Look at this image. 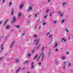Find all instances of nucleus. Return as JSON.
Listing matches in <instances>:
<instances>
[{
	"instance_id": "1",
	"label": "nucleus",
	"mask_w": 73,
	"mask_h": 73,
	"mask_svg": "<svg viewBox=\"0 0 73 73\" xmlns=\"http://www.w3.org/2000/svg\"><path fill=\"white\" fill-rule=\"evenodd\" d=\"M16 18L15 16H13V17L12 19V20H11V22L13 23H15V21H16Z\"/></svg>"
},
{
	"instance_id": "2",
	"label": "nucleus",
	"mask_w": 73,
	"mask_h": 73,
	"mask_svg": "<svg viewBox=\"0 0 73 73\" xmlns=\"http://www.w3.org/2000/svg\"><path fill=\"white\" fill-rule=\"evenodd\" d=\"M44 54H45V53L43 52L42 53V52L41 53V55H40V56H41V54H42V59L41 60V61L42 62V60H43V59L44 58Z\"/></svg>"
},
{
	"instance_id": "3",
	"label": "nucleus",
	"mask_w": 73,
	"mask_h": 73,
	"mask_svg": "<svg viewBox=\"0 0 73 73\" xmlns=\"http://www.w3.org/2000/svg\"><path fill=\"white\" fill-rule=\"evenodd\" d=\"M58 44L57 43V42L56 41L54 43V45L53 46V48H56L57 47V46H58Z\"/></svg>"
},
{
	"instance_id": "4",
	"label": "nucleus",
	"mask_w": 73,
	"mask_h": 73,
	"mask_svg": "<svg viewBox=\"0 0 73 73\" xmlns=\"http://www.w3.org/2000/svg\"><path fill=\"white\" fill-rule=\"evenodd\" d=\"M24 3L23 4H21L19 7V8L20 9H21L23 7H24Z\"/></svg>"
},
{
	"instance_id": "5",
	"label": "nucleus",
	"mask_w": 73,
	"mask_h": 73,
	"mask_svg": "<svg viewBox=\"0 0 73 73\" xmlns=\"http://www.w3.org/2000/svg\"><path fill=\"white\" fill-rule=\"evenodd\" d=\"M40 45H41V44H39L38 46H36V47H35V49H36V50H37L38 49L40 48Z\"/></svg>"
},
{
	"instance_id": "6",
	"label": "nucleus",
	"mask_w": 73,
	"mask_h": 73,
	"mask_svg": "<svg viewBox=\"0 0 73 73\" xmlns=\"http://www.w3.org/2000/svg\"><path fill=\"white\" fill-rule=\"evenodd\" d=\"M22 13H21L20 12H19L18 13V16L19 18H20V17H21V16Z\"/></svg>"
},
{
	"instance_id": "7",
	"label": "nucleus",
	"mask_w": 73,
	"mask_h": 73,
	"mask_svg": "<svg viewBox=\"0 0 73 73\" xmlns=\"http://www.w3.org/2000/svg\"><path fill=\"white\" fill-rule=\"evenodd\" d=\"M15 62L16 63H19V59H16L15 60Z\"/></svg>"
},
{
	"instance_id": "8",
	"label": "nucleus",
	"mask_w": 73,
	"mask_h": 73,
	"mask_svg": "<svg viewBox=\"0 0 73 73\" xmlns=\"http://www.w3.org/2000/svg\"><path fill=\"white\" fill-rule=\"evenodd\" d=\"M15 42V41H13L10 45V48H12V46H13V44H14V43Z\"/></svg>"
},
{
	"instance_id": "9",
	"label": "nucleus",
	"mask_w": 73,
	"mask_h": 73,
	"mask_svg": "<svg viewBox=\"0 0 73 73\" xmlns=\"http://www.w3.org/2000/svg\"><path fill=\"white\" fill-rule=\"evenodd\" d=\"M3 45H4V44H2L1 47V50H3V48H4V46Z\"/></svg>"
},
{
	"instance_id": "10",
	"label": "nucleus",
	"mask_w": 73,
	"mask_h": 73,
	"mask_svg": "<svg viewBox=\"0 0 73 73\" xmlns=\"http://www.w3.org/2000/svg\"><path fill=\"white\" fill-rule=\"evenodd\" d=\"M61 59L62 60H64L66 59V57L65 56H62V57Z\"/></svg>"
},
{
	"instance_id": "11",
	"label": "nucleus",
	"mask_w": 73,
	"mask_h": 73,
	"mask_svg": "<svg viewBox=\"0 0 73 73\" xmlns=\"http://www.w3.org/2000/svg\"><path fill=\"white\" fill-rule=\"evenodd\" d=\"M31 10H32V7L30 6L29 7V9L28 10V12L30 11Z\"/></svg>"
},
{
	"instance_id": "12",
	"label": "nucleus",
	"mask_w": 73,
	"mask_h": 73,
	"mask_svg": "<svg viewBox=\"0 0 73 73\" xmlns=\"http://www.w3.org/2000/svg\"><path fill=\"white\" fill-rule=\"evenodd\" d=\"M65 19H62L61 22V24H63V23L65 22Z\"/></svg>"
},
{
	"instance_id": "13",
	"label": "nucleus",
	"mask_w": 73,
	"mask_h": 73,
	"mask_svg": "<svg viewBox=\"0 0 73 73\" xmlns=\"http://www.w3.org/2000/svg\"><path fill=\"white\" fill-rule=\"evenodd\" d=\"M39 41H40V39H38L36 43V44H35V46H37V44H38V42H39Z\"/></svg>"
},
{
	"instance_id": "14",
	"label": "nucleus",
	"mask_w": 73,
	"mask_h": 73,
	"mask_svg": "<svg viewBox=\"0 0 73 73\" xmlns=\"http://www.w3.org/2000/svg\"><path fill=\"white\" fill-rule=\"evenodd\" d=\"M21 67H19V68H18V69L16 71V73H17L19 71V70H20V69H21Z\"/></svg>"
},
{
	"instance_id": "15",
	"label": "nucleus",
	"mask_w": 73,
	"mask_h": 73,
	"mask_svg": "<svg viewBox=\"0 0 73 73\" xmlns=\"http://www.w3.org/2000/svg\"><path fill=\"white\" fill-rule=\"evenodd\" d=\"M64 12H62L61 14H60V17H62V16H63V15H64Z\"/></svg>"
},
{
	"instance_id": "16",
	"label": "nucleus",
	"mask_w": 73,
	"mask_h": 73,
	"mask_svg": "<svg viewBox=\"0 0 73 73\" xmlns=\"http://www.w3.org/2000/svg\"><path fill=\"white\" fill-rule=\"evenodd\" d=\"M65 30L66 32H67V33H69V30H68V29L66 28L65 29Z\"/></svg>"
},
{
	"instance_id": "17",
	"label": "nucleus",
	"mask_w": 73,
	"mask_h": 73,
	"mask_svg": "<svg viewBox=\"0 0 73 73\" xmlns=\"http://www.w3.org/2000/svg\"><path fill=\"white\" fill-rule=\"evenodd\" d=\"M13 12H14V10H13V9L12 10L11 12L12 16H13Z\"/></svg>"
},
{
	"instance_id": "18",
	"label": "nucleus",
	"mask_w": 73,
	"mask_h": 73,
	"mask_svg": "<svg viewBox=\"0 0 73 73\" xmlns=\"http://www.w3.org/2000/svg\"><path fill=\"white\" fill-rule=\"evenodd\" d=\"M38 56V55L36 54L34 57V60H35V59H36V58Z\"/></svg>"
},
{
	"instance_id": "19",
	"label": "nucleus",
	"mask_w": 73,
	"mask_h": 73,
	"mask_svg": "<svg viewBox=\"0 0 73 73\" xmlns=\"http://www.w3.org/2000/svg\"><path fill=\"white\" fill-rule=\"evenodd\" d=\"M9 28V25L7 26L6 27V29H8Z\"/></svg>"
},
{
	"instance_id": "20",
	"label": "nucleus",
	"mask_w": 73,
	"mask_h": 73,
	"mask_svg": "<svg viewBox=\"0 0 73 73\" xmlns=\"http://www.w3.org/2000/svg\"><path fill=\"white\" fill-rule=\"evenodd\" d=\"M11 5H12V2H10L9 4V7H10Z\"/></svg>"
},
{
	"instance_id": "21",
	"label": "nucleus",
	"mask_w": 73,
	"mask_h": 73,
	"mask_svg": "<svg viewBox=\"0 0 73 73\" xmlns=\"http://www.w3.org/2000/svg\"><path fill=\"white\" fill-rule=\"evenodd\" d=\"M50 33V31H49V33H46V36H48V35H49Z\"/></svg>"
},
{
	"instance_id": "22",
	"label": "nucleus",
	"mask_w": 73,
	"mask_h": 73,
	"mask_svg": "<svg viewBox=\"0 0 73 73\" xmlns=\"http://www.w3.org/2000/svg\"><path fill=\"white\" fill-rule=\"evenodd\" d=\"M49 16L50 17H51L52 16V13H50L49 14Z\"/></svg>"
},
{
	"instance_id": "23",
	"label": "nucleus",
	"mask_w": 73,
	"mask_h": 73,
	"mask_svg": "<svg viewBox=\"0 0 73 73\" xmlns=\"http://www.w3.org/2000/svg\"><path fill=\"white\" fill-rule=\"evenodd\" d=\"M27 56H29V57H30L31 56V54L30 53H28L27 54Z\"/></svg>"
},
{
	"instance_id": "24",
	"label": "nucleus",
	"mask_w": 73,
	"mask_h": 73,
	"mask_svg": "<svg viewBox=\"0 0 73 73\" xmlns=\"http://www.w3.org/2000/svg\"><path fill=\"white\" fill-rule=\"evenodd\" d=\"M55 62L56 65H58V62L57 61H55Z\"/></svg>"
},
{
	"instance_id": "25",
	"label": "nucleus",
	"mask_w": 73,
	"mask_h": 73,
	"mask_svg": "<svg viewBox=\"0 0 73 73\" xmlns=\"http://www.w3.org/2000/svg\"><path fill=\"white\" fill-rule=\"evenodd\" d=\"M46 23L45 22H43L42 23L43 25H46Z\"/></svg>"
},
{
	"instance_id": "26",
	"label": "nucleus",
	"mask_w": 73,
	"mask_h": 73,
	"mask_svg": "<svg viewBox=\"0 0 73 73\" xmlns=\"http://www.w3.org/2000/svg\"><path fill=\"white\" fill-rule=\"evenodd\" d=\"M44 50V46H43L41 49V51Z\"/></svg>"
},
{
	"instance_id": "27",
	"label": "nucleus",
	"mask_w": 73,
	"mask_h": 73,
	"mask_svg": "<svg viewBox=\"0 0 73 73\" xmlns=\"http://www.w3.org/2000/svg\"><path fill=\"white\" fill-rule=\"evenodd\" d=\"M4 58V57H3V56L1 58H0V61L1 60H2V59H3V58Z\"/></svg>"
},
{
	"instance_id": "28",
	"label": "nucleus",
	"mask_w": 73,
	"mask_h": 73,
	"mask_svg": "<svg viewBox=\"0 0 73 73\" xmlns=\"http://www.w3.org/2000/svg\"><path fill=\"white\" fill-rule=\"evenodd\" d=\"M50 54V50H49L48 53V56H49V54Z\"/></svg>"
},
{
	"instance_id": "29",
	"label": "nucleus",
	"mask_w": 73,
	"mask_h": 73,
	"mask_svg": "<svg viewBox=\"0 0 73 73\" xmlns=\"http://www.w3.org/2000/svg\"><path fill=\"white\" fill-rule=\"evenodd\" d=\"M34 36L35 38H37V35L36 34H34Z\"/></svg>"
},
{
	"instance_id": "30",
	"label": "nucleus",
	"mask_w": 73,
	"mask_h": 73,
	"mask_svg": "<svg viewBox=\"0 0 73 73\" xmlns=\"http://www.w3.org/2000/svg\"><path fill=\"white\" fill-rule=\"evenodd\" d=\"M28 61L27 60V61H26L25 62H24L23 63V64H26V63H28Z\"/></svg>"
},
{
	"instance_id": "31",
	"label": "nucleus",
	"mask_w": 73,
	"mask_h": 73,
	"mask_svg": "<svg viewBox=\"0 0 73 73\" xmlns=\"http://www.w3.org/2000/svg\"><path fill=\"white\" fill-rule=\"evenodd\" d=\"M16 27H17V28H20V26L18 25H17Z\"/></svg>"
},
{
	"instance_id": "32",
	"label": "nucleus",
	"mask_w": 73,
	"mask_h": 73,
	"mask_svg": "<svg viewBox=\"0 0 73 73\" xmlns=\"http://www.w3.org/2000/svg\"><path fill=\"white\" fill-rule=\"evenodd\" d=\"M63 70H65V65H64V67L63 68Z\"/></svg>"
},
{
	"instance_id": "33",
	"label": "nucleus",
	"mask_w": 73,
	"mask_h": 73,
	"mask_svg": "<svg viewBox=\"0 0 73 73\" xmlns=\"http://www.w3.org/2000/svg\"><path fill=\"white\" fill-rule=\"evenodd\" d=\"M65 4H66V3H65V2H63L62 3V5H63V6H64V5H65Z\"/></svg>"
},
{
	"instance_id": "34",
	"label": "nucleus",
	"mask_w": 73,
	"mask_h": 73,
	"mask_svg": "<svg viewBox=\"0 0 73 73\" xmlns=\"http://www.w3.org/2000/svg\"><path fill=\"white\" fill-rule=\"evenodd\" d=\"M52 36H53L52 35H50L49 36V38H51V37H52Z\"/></svg>"
},
{
	"instance_id": "35",
	"label": "nucleus",
	"mask_w": 73,
	"mask_h": 73,
	"mask_svg": "<svg viewBox=\"0 0 73 73\" xmlns=\"http://www.w3.org/2000/svg\"><path fill=\"white\" fill-rule=\"evenodd\" d=\"M32 66L31 67V69H33V68H34V65H31Z\"/></svg>"
},
{
	"instance_id": "36",
	"label": "nucleus",
	"mask_w": 73,
	"mask_h": 73,
	"mask_svg": "<svg viewBox=\"0 0 73 73\" xmlns=\"http://www.w3.org/2000/svg\"><path fill=\"white\" fill-rule=\"evenodd\" d=\"M58 48H56L55 49V52H58Z\"/></svg>"
},
{
	"instance_id": "37",
	"label": "nucleus",
	"mask_w": 73,
	"mask_h": 73,
	"mask_svg": "<svg viewBox=\"0 0 73 73\" xmlns=\"http://www.w3.org/2000/svg\"><path fill=\"white\" fill-rule=\"evenodd\" d=\"M34 64V62H32L31 64V65H33Z\"/></svg>"
},
{
	"instance_id": "38",
	"label": "nucleus",
	"mask_w": 73,
	"mask_h": 73,
	"mask_svg": "<svg viewBox=\"0 0 73 73\" xmlns=\"http://www.w3.org/2000/svg\"><path fill=\"white\" fill-rule=\"evenodd\" d=\"M57 23V21H54V24H56Z\"/></svg>"
},
{
	"instance_id": "39",
	"label": "nucleus",
	"mask_w": 73,
	"mask_h": 73,
	"mask_svg": "<svg viewBox=\"0 0 73 73\" xmlns=\"http://www.w3.org/2000/svg\"><path fill=\"white\" fill-rule=\"evenodd\" d=\"M65 39V38H63L61 40V41H62Z\"/></svg>"
},
{
	"instance_id": "40",
	"label": "nucleus",
	"mask_w": 73,
	"mask_h": 73,
	"mask_svg": "<svg viewBox=\"0 0 73 73\" xmlns=\"http://www.w3.org/2000/svg\"><path fill=\"white\" fill-rule=\"evenodd\" d=\"M49 9L47 10V11H46V13H48L49 12Z\"/></svg>"
},
{
	"instance_id": "41",
	"label": "nucleus",
	"mask_w": 73,
	"mask_h": 73,
	"mask_svg": "<svg viewBox=\"0 0 73 73\" xmlns=\"http://www.w3.org/2000/svg\"><path fill=\"white\" fill-rule=\"evenodd\" d=\"M58 13L60 15V14L61 13V11H59L58 12Z\"/></svg>"
},
{
	"instance_id": "42",
	"label": "nucleus",
	"mask_w": 73,
	"mask_h": 73,
	"mask_svg": "<svg viewBox=\"0 0 73 73\" xmlns=\"http://www.w3.org/2000/svg\"><path fill=\"white\" fill-rule=\"evenodd\" d=\"M71 65V64L70 63H69L68 64V66H70Z\"/></svg>"
},
{
	"instance_id": "43",
	"label": "nucleus",
	"mask_w": 73,
	"mask_h": 73,
	"mask_svg": "<svg viewBox=\"0 0 73 73\" xmlns=\"http://www.w3.org/2000/svg\"><path fill=\"white\" fill-rule=\"evenodd\" d=\"M25 68L23 67V68L22 69V70H25Z\"/></svg>"
},
{
	"instance_id": "44",
	"label": "nucleus",
	"mask_w": 73,
	"mask_h": 73,
	"mask_svg": "<svg viewBox=\"0 0 73 73\" xmlns=\"http://www.w3.org/2000/svg\"><path fill=\"white\" fill-rule=\"evenodd\" d=\"M5 0H3L2 1V3H3L5 2Z\"/></svg>"
},
{
	"instance_id": "45",
	"label": "nucleus",
	"mask_w": 73,
	"mask_h": 73,
	"mask_svg": "<svg viewBox=\"0 0 73 73\" xmlns=\"http://www.w3.org/2000/svg\"><path fill=\"white\" fill-rule=\"evenodd\" d=\"M37 41V39H36L34 41V42H36V41Z\"/></svg>"
},
{
	"instance_id": "46",
	"label": "nucleus",
	"mask_w": 73,
	"mask_h": 73,
	"mask_svg": "<svg viewBox=\"0 0 73 73\" xmlns=\"http://www.w3.org/2000/svg\"><path fill=\"white\" fill-rule=\"evenodd\" d=\"M9 20V19H7L6 20V21H5V22L6 23H7V21H8V20Z\"/></svg>"
},
{
	"instance_id": "47",
	"label": "nucleus",
	"mask_w": 73,
	"mask_h": 73,
	"mask_svg": "<svg viewBox=\"0 0 73 73\" xmlns=\"http://www.w3.org/2000/svg\"><path fill=\"white\" fill-rule=\"evenodd\" d=\"M37 25H36V26H35V29H36V28H37Z\"/></svg>"
},
{
	"instance_id": "48",
	"label": "nucleus",
	"mask_w": 73,
	"mask_h": 73,
	"mask_svg": "<svg viewBox=\"0 0 73 73\" xmlns=\"http://www.w3.org/2000/svg\"><path fill=\"white\" fill-rule=\"evenodd\" d=\"M38 29L39 30L41 29V26H40L38 27Z\"/></svg>"
},
{
	"instance_id": "49",
	"label": "nucleus",
	"mask_w": 73,
	"mask_h": 73,
	"mask_svg": "<svg viewBox=\"0 0 73 73\" xmlns=\"http://www.w3.org/2000/svg\"><path fill=\"white\" fill-rule=\"evenodd\" d=\"M70 71L71 72H73V70H70Z\"/></svg>"
},
{
	"instance_id": "50",
	"label": "nucleus",
	"mask_w": 73,
	"mask_h": 73,
	"mask_svg": "<svg viewBox=\"0 0 73 73\" xmlns=\"http://www.w3.org/2000/svg\"><path fill=\"white\" fill-rule=\"evenodd\" d=\"M47 17V16L46 15V16H44V19H46V18Z\"/></svg>"
},
{
	"instance_id": "51",
	"label": "nucleus",
	"mask_w": 73,
	"mask_h": 73,
	"mask_svg": "<svg viewBox=\"0 0 73 73\" xmlns=\"http://www.w3.org/2000/svg\"><path fill=\"white\" fill-rule=\"evenodd\" d=\"M37 13H36L35 15V17H37Z\"/></svg>"
},
{
	"instance_id": "52",
	"label": "nucleus",
	"mask_w": 73,
	"mask_h": 73,
	"mask_svg": "<svg viewBox=\"0 0 73 73\" xmlns=\"http://www.w3.org/2000/svg\"><path fill=\"white\" fill-rule=\"evenodd\" d=\"M40 57H39L38 58L37 60V61H38V60H39V59H40Z\"/></svg>"
},
{
	"instance_id": "53",
	"label": "nucleus",
	"mask_w": 73,
	"mask_h": 73,
	"mask_svg": "<svg viewBox=\"0 0 73 73\" xmlns=\"http://www.w3.org/2000/svg\"><path fill=\"white\" fill-rule=\"evenodd\" d=\"M7 55H8V53H7L6 54H5V56H7Z\"/></svg>"
},
{
	"instance_id": "54",
	"label": "nucleus",
	"mask_w": 73,
	"mask_h": 73,
	"mask_svg": "<svg viewBox=\"0 0 73 73\" xmlns=\"http://www.w3.org/2000/svg\"><path fill=\"white\" fill-rule=\"evenodd\" d=\"M39 65H41V62H39Z\"/></svg>"
},
{
	"instance_id": "55",
	"label": "nucleus",
	"mask_w": 73,
	"mask_h": 73,
	"mask_svg": "<svg viewBox=\"0 0 73 73\" xmlns=\"http://www.w3.org/2000/svg\"><path fill=\"white\" fill-rule=\"evenodd\" d=\"M2 24V22L1 21H0V25H1Z\"/></svg>"
},
{
	"instance_id": "56",
	"label": "nucleus",
	"mask_w": 73,
	"mask_h": 73,
	"mask_svg": "<svg viewBox=\"0 0 73 73\" xmlns=\"http://www.w3.org/2000/svg\"><path fill=\"white\" fill-rule=\"evenodd\" d=\"M51 0H48V3H49V2H50V1H51Z\"/></svg>"
},
{
	"instance_id": "57",
	"label": "nucleus",
	"mask_w": 73,
	"mask_h": 73,
	"mask_svg": "<svg viewBox=\"0 0 73 73\" xmlns=\"http://www.w3.org/2000/svg\"><path fill=\"white\" fill-rule=\"evenodd\" d=\"M64 42H65L66 41V39H64Z\"/></svg>"
},
{
	"instance_id": "58",
	"label": "nucleus",
	"mask_w": 73,
	"mask_h": 73,
	"mask_svg": "<svg viewBox=\"0 0 73 73\" xmlns=\"http://www.w3.org/2000/svg\"><path fill=\"white\" fill-rule=\"evenodd\" d=\"M35 51V50H34L32 51V53H33Z\"/></svg>"
},
{
	"instance_id": "59",
	"label": "nucleus",
	"mask_w": 73,
	"mask_h": 73,
	"mask_svg": "<svg viewBox=\"0 0 73 73\" xmlns=\"http://www.w3.org/2000/svg\"><path fill=\"white\" fill-rule=\"evenodd\" d=\"M29 22H30V21H29V20L27 21V23H29Z\"/></svg>"
},
{
	"instance_id": "60",
	"label": "nucleus",
	"mask_w": 73,
	"mask_h": 73,
	"mask_svg": "<svg viewBox=\"0 0 73 73\" xmlns=\"http://www.w3.org/2000/svg\"><path fill=\"white\" fill-rule=\"evenodd\" d=\"M67 54H69V53L68 52H67Z\"/></svg>"
},
{
	"instance_id": "61",
	"label": "nucleus",
	"mask_w": 73,
	"mask_h": 73,
	"mask_svg": "<svg viewBox=\"0 0 73 73\" xmlns=\"http://www.w3.org/2000/svg\"><path fill=\"white\" fill-rule=\"evenodd\" d=\"M52 40H51V42H50L49 44H50L51 43H52Z\"/></svg>"
},
{
	"instance_id": "62",
	"label": "nucleus",
	"mask_w": 73,
	"mask_h": 73,
	"mask_svg": "<svg viewBox=\"0 0 73 73\" xmlns=\"http://www.w3.org/2000/svg\"><path fill=\"white\" fill-rule=\"evenodd\" d=\"M6 23H7L6 22H5L4 23V25H6Z\"/></svg>"
},
{
	"instance_id": "63",
	"label": "nucleus",
	"mask_w": 73,
	"mask_h": 73,
	"mask_svg": "<svg viewBox=\"0 0 73 73\" xmlns=\"http://www.w3.org/2000/svg\"><path fill=\"white\" fill-rule=\"evenodd\" d=\"M70 34H69L68 36V37H70Z\"/></svg>"
},
{
	"instance_id": "64",
	"label": "nucleus",
	"mask_w": 73,
	"mask_h": 73,
	"mask_svg": "<svg viewBox=\"0 0 73 73\" xmlns=\"http://www.w3.org/2000/svg\"><path fill=\"white\" fill-rule=\"evenodd\" d=\"M66 62H64L63 63L64 64H66Z\"/></svg>"
}]
</instances>
